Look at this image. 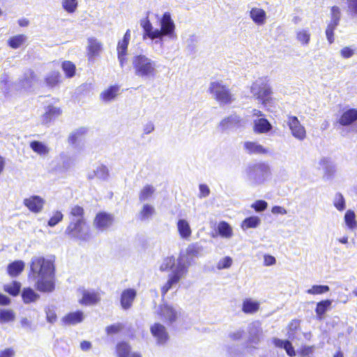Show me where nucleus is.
I'll use <instances>...</instances> for the list:
<instances>
[{
	"label": "nucleus",
	"mask_w": 357,
	"mask_h": 357,
	"mask_svg": "<svg viewBox=\"0 0 357 357\" xmlns=\"http://www.w3.org/2000/svg\"><path fill=\"white\" fill-rule=\"evenodd\" d=\"M330 291L328 285H312L311 288L306 290V293L310 295H321Z\"/></svg>",
	"instance_id": "nucleus-44"
},
{
	"label": "nucleus",
	"mask_w": 357,
	"mask_h": 357,
	"mask_svg": "<svg viewBox=\"0 0 357 357\" xmlns=\"http://www.w3.org/2000/svg\"><path fill=\"white\" fill-rule=\"evenodd\" d=\"M251 207L257 212H261L267 208L268 204L264 200H257L251 205Z\"/></svg>",
	"instance_id": "nucleus-56"
},
{
	"label": "nucleus",
	"mask_w": 357,
	"mask_h": 357,
	"mask_svg": "<svg viewBox=\"0 0 357 357\" xmlns=\"http://www.w3.org/2000/svg\"><path fill=\"white\" fill-rule=\"evenodd\" d=\"M152 24H143L144 29L146 34L151 39L158 38L162 36L172 34L174 30V24H161V29H153Z\"/></svg>",
	"instance_id": "nucleus-8"
},
{
	"label": "nucleus",
	"mask_w": 357,
	"mask_h": 357,
	"mask_svg": "<svg viewBox=\"0 0 357 357\" xmlns=\"http://www.w3.org/2000/svg\"><path fill=\"white\" fill-rule=\"evenodd\" d=\"M154 208L150 204H146L143 206L142 210L140 211L139 215L141 219L144 220L150 218L151 215L154 214Z\"/></svg>",
	"instance_id": "nucleus-47"
},
{
	"label": "nucleus",
	"mask_w": 357,
	"mask_h": 357,
	"mask_svg": "<svg viewBox=\"0 0 357 357\" xmlns=\"http://www.w3.org/2000/svg\"><path fill=\"white\" fill-rule=\"evenodd\" d=\"M114 221V217L112 213L105 211L98 212L93 220L94 227L100 230H105L110 227Z\"/></svg>",
	"instance_id": "nucleus-11"
},
{
	"label": "nucleus",
	"mask_w": 357,
	"mask_h": 357,
	"mask_svg": "<svg viewBox=\"0 0 357 357\" xmlns=\"http://www.w3.org/2000/svg\"><path fill=\"white\" fill-rule=\"evenodd\" d=\"M62 110L60 107H56L53 105H49L45 110V112L42 116V121L43 124H49L54 121L56 118L61 116Z\"/></svg>",
	"instance_id": "nucleus-16"
},
{
	"label": "nucleus",
	"mask_w": 357,
	"mask_h": 357,
	"mask_svg": "<svg viewBox=\"0 0 357 357\" xmlns=\"http://www.w3.org/2000/svg\"><path fill=\"white\" fill-rule=\"evenodd\" d=\"M251 91L254 92L255 98L264 106L272 100V89L267 83L264 82L261 85L254 83Z\"/></svg>",
	"instance_id": "nucleus-6"
},
{
	"label": "nucleus",
	"mask_w": 357,
	"mask_h": 357,
	"mask_svg": "<svg viewBox=\"0 0 357 357\" xmlns=\"http://www.w3.org/2000/svg\"><path fill=\"white\" fill-rule=\"evenodd\" d=\"M31 149L39 155H46L49 153V149L41 142L32 141L30 143Z\"/></svg>",
	"instance_id": "nucleus-41"
},
{
	"label": "nucleus",
	"mask_w": 357,
	"mask_h": 357,
	"mask_svg": "<svg viewBox=\"0 0 357 357\" xmlns=\"http://www.w3.org/2000/svg\"><path fill=\"white\" fill-rule=\"evenodd\" d=\"M86 131L87 130L85 128H80L77 129L70 135L68 139V142L70 144H75L77 140L86 133Z\"/></svg>",
	"instance_id": "nucleus-46"
},
{
	"label": "nucleus",
	"mask_w": 357,
	"mask_h": 357,
	"mask_svg": "<svg viewBox=\"0 0 357 357\" xmlns=\"http://www.w3.org/2000/svg\"><path fill=\"white\" fill-rule=\"evenodd\" d=\"M354 54V50L349 47H344L340 51L341 56L344 59H349Z\"/></svg>",
	"instance_id": "nucleus-61"
},
{
	"label": "nucleus",
	"mask_w": 357,
	"mask_h": 357,
	"mask_svg": "<svg viewBox=\"0 0 357 357\" xmlns=\"http://www.w3.org/2000/svg\"><path fill=\"white\" fill-rule=\"evenodd\" d=\"M150 332L156 340L158 344H165L169 340V337L166 328L159 322H155L151 326Z\"/></svg>",
	"instance_id": "nucleus-10"
},
{
	"label": "nucleus",
	"mask_w": 357,
	"mask_h": 357,
	"mask_svg": "<svg viewBox=\"0 0 357 357\" xmlns=\"http://www.w3.org/2000/svg\"><path fill=\"white\" fill-rule=\"evenodd\" d=\"M63 7L68 13H73L77 6V0H63Z\"/></svg>",
	"instance_id": "nucleus-54"
},
{
	"label": "nucleus",
	"mask_w": 357,
	"mask_h": 357,
	"mask_svg": "<svg viewBox=\"0 0 357 357\" xmlns=\"http://www.w3.org/2000/svg\"><path fill=\"white\" fill-rule=\"evenodd\" d=\"M199 188V197H206L210 194V189L206 184H200Z\"/></svg>",
	"instance_id": "nucleus-62"
},
{
	"label": "nucleus",
	"mask_w": 357,
	"mask_h": 357,
	"mask_svg": "<svg viewBox=\"0 0 357 357\" xmlns=\"http://www.w3.org/2000/svg\"><path fill=\"white\" fill-rule=\"evenodd\" d=\"M120 86L118 84L111 85L100 94V100L104 102L114 100L119 94Z\"/></svg>",
	"instance_id": "nucleus-18"
},
{
	"label": "nucleus",
	"mask_w": 357,
	"mask_h": 357,
	"mask_svg": "<svg viewBox=\"0 0 357 357\" xmlns=\"http://www.w3.org/2000/svg\"><path fill=\"white\" fill-rule=\"evenodd\" d=\"M88 43L87 56L89 59H93L99 56L102 50V43L94 38H89Z\"/></svg>",
	"instance_id": "nucleus-19"
},
{
	"label": "nucleus",
	"mask_w": 357,
	"mask_h": 357,
	"mask_svg": "<svg viewBox=\"0 0 357 357\" xmlns=\"http://www.w3.org/2000/svg\"><path fill=\"white\" fill-rule=\"evenodd\" d=\"M202 248L197 243H192L188 246L185 250V260L192 261L194 258L198 257Z\"/></svg>",
	"instance_id": "nucleus-35"
},
{
	"label": "nucleus",
	"mask_w": 357,
	"mask_h": 357,
	"mask_svg": "<svg viewBox=\"0 0 357 357\" xmlns=\"http://www.w3.org/2000/svg\"><path fill=\"white\" fill-rule=\"evenodd\" d=\"M63 215L61 211H56L54 213L52 217L48 220L47 225L50 227H54L58 223L62 221Z\"/></svg>",
	"instance_id": "nucleus-51"
},
{
	"label": "nucleus",
	"mask_w": 357,
	"mask_h": 357,
	"mask_svg": "<svg viewBox=\"0 0 357 357\" xmlns=\"http://www.w3.org/2000/svg\"><path fill=\"white\" fill-rule=\"evenodd\" d=\"M157 314L165 322L168 324H172L176 321L178 317L176 310L167 303L160 305Z\"/></svg>",
	"instance_id": "nucleus-12"
},
{
	"label": "nucleus",
	"mask_w": 357,
	"mask_h": 357,
	"mask_svg": "<svg viewBox=\"0 0 357 357\" xmlns=\"http://www.w3.org/2000/svg\"><path fill=\"white\" fill-rule=\"evenodd\" d=\"M218 234L223 238H229L233 236V229L226 221H220L218 225Z\"/></svg>",
	"instance_id": "nucleus-32"
},
{
	"label": "nucleus",
	"mask_w": 357,
	"mask_h": 357,
	"mask_svg": "<svg viewBox=\"0 0 357 357\" xmlns=\"http://www.w3.org/2000/svg\"><path fill=\"white\" fill-rule=\"evenodd\" d=\"M272 130V125L265 118H260L254 122L253 130L255 133H266Z\"/></svg>",
	"instance_id": "nucleus-23"
},
{
	"label": "nucleus",
	"mask_w": 357,
	"mask_h": 357,
	"mask_svg": "<svg viewBox=\"0 0 357 357\" xmlns=\"http://www.w3.org/2000/svg\"><path fill=\"white\" fill-rule=\"evenodd\" d=\"M65 236L70 240H78L82 242L88 241L91 238L89 227L86 221L70 220L65 231Z\"/></svg>",
	"instance_id": "nucleus-2"
},
{
	"label": "nucleus",
	"mask_w": 357,
	"mask_h": 357,
	"mask_svg": "<svg viewBox=\"0 0 357 357\" xmlns=\"http://www.w3.org/2000/svg\"><path fill=\"white\" fill-rule=\"evenodd\" d=\"M121 329H122L121 324H112V325L108 326L106 328L105 331L108 335H112V334L118 333Z\"/></svg>",
	"instance_id": "nucleus-59"
},
{
	"label": "nucleus",
	"mask_w": 357,
	"mask_h": 357,
	"mask_svg": "<svg viewBox=\"0 0 357 357\" xmlns=\"http://www.w3.org/2000/svg\"><path fill=\"white\" fill-rule=\"evenodd\" d=\"M333 204H334L335 207L340 211H342L344 209L345 199L341 193L337 192L335 195Z\"/></svg>",
	"instance_id": "nucleus-52"
},
{
	"label": "nucleus",
	"mask_w": 357,
	"mask_h": 357,
	"mask_svg": "<svg viewBox=\"0 0 357 357\" xmlns=\"http://www.w3.org/2000/svg\"><path fill=\"white\" fill-rule=\"evenodd\" d=\"M250 15L255 22H264L266 18L265 10L259 8H252L250 11Z\"/></svg>",
	"instance_id": "nucleus-39"
},
{
	"label": "nucleus",
	"mask_w": 357,
	"mask_h": 357,
	"mask_svg": "<svg viewBox=\"0 0 357 357\" xmlns=\"http://www.w3.org/2000/svg\"><path fill=\"white\" fill-rule=\"evenodd\" d=\"M315 349L314 345H302L298 350V354L301 357H310Z\"/></svg>",
	"instance_id": "nucleus-49"
},
{
	"label": "nucleus",
	"mask_w": 357,
	"mask_h": 357,
	"mask_svg": "<svg viewBox=\"0 0 357 357\" xmlns=\"http://www.w3.org/2000/svg\"><path fill=\"white\" fill-rule=\"evenodd\" d=\"M231 264V259L229 257H226L218 263V267L220 268H227L230 267Z\"/></svg>",
	"instance_id": "nucleus-63"
},
{
	"label": "nucleus",
	"mask_w": 357,
	"mask_h": 357,
	"mask_svg": "<svg viewBox=\"0 0 357 357\" xmlns=\"http://www.w3.org/2000/svg\"><path fill=\"white\" fill-rule=\"evenodd\" d=\"M26 40V37L24 34H19L10 37L8 40V45L12 49L20 47Z\"/></svg>",
	"instance_id": "nucleus-38"
},
{
	"label": "nucleus",
	"mask_w": 357,
	"mask_h": 357,
	"mask_svg": "<svg viewBox=\"0 0 357 357\" xmlns=\"http://www.w3.org/2000/svg\"><path fill=\"white\" fill-rule=\"evenodd\" d=\"M22 298L24 303L29 304L36 301L39 295L30 287L24 288L22 292Z\"/></svg>",
	"instance_id": "nucleus-30"
},
{
	"label": "nucleus",
	"mask_w": 357,
	"mask_h": 357,
	"mask_svg": "<svg viewBox=\"0 0 357 357\" xmlns=\"http://www.w3.org/2000/svg\"><path fill=\"white\" fill-rule=\"evenodd\" d=\"M296 38L301 43L307 45L310 39V33L308 31L302 30L297 33Z\"/></svg>",
	"instance_id": "nucleus-53"
},
{
	"label": "nucleus",
	"mask_w": 357,
	"mask_h": 357,
	"mask_svg": "<svg viewBox=\"0 0 357 357\" xmlns=\"http://www.w3.org/2000/svg\"><path fill=\"white\" fill-rule=\"evenodd\" d=\"M61 68L67 78H71L75 75L76 66L72 61H63L61 63Z\"/></svg>",
	"instance_id": "nucleus-40"
},
{
	"label": "nucleus",
	"mask_w": 357,
	"mask_h": 357,
	"mask_svg": "<svg viewBox=\"0 0 357 357\" xmlns=\"http://www.w3.org/2000/svg\"><path fill=\"white\" fill-rule=\"evenodd\" d=\"M273 343L275 347L280 349H284L287 353V354L289 357H294L296 355V351L291 344V342L288 340H280L278 338H274L273 340Z\"/></svg>",
	"instance_id": "nucleus-21"
},
{
	"label": "nucleus",
	"mask_w": 357,
	"mask_h": 357,
	"mask_svg": "<svg viewBox=\"0 0 357 357\" xmlns=\"http://www.w3.org/2000/svg\"><path fill=\"white\" fill-rule=\"evenodd\" d=\"M208 91L215 100L220 103L230 104L233 101V96L226 85L220 82H213L210 84Z\"/></svg>",
	"instance_id": "nucleus-5"
},
{
	"label": "nucleus",
	"mask_w": 357,
	"mask_h": 357,
	"mask_svg": "<svg viewBox=\"0 0 357 357\" xmlns=\"http://www.w3.org/2000/svg\"><path fill=\"white\" fill-rule=\"evenodd\" d=\"M29 279L36 280V289L50 293L55 289V266L54 262L43 257H36L30 263Z\"/></svg>",
	"instance_id": "nucleus-1"
},
{
	"label": "nucleus",
	"mask_w": 357,
	"mask_h": 357,
	"mask_svg": "<svg viewBox=\"0 0 357 357\" xmlns=\"http://www.w3.org/2000/svg\"><path fill=\"white\" fill-rule=\"evenodd\" d=\"M45 82L50 88H54L61 82V74L58 71H54L45 77Z\"/></svg>",
	"instance_id": "nucleus-36"
},
{
	"label": "nucleus",
	"mask_w": 357,
	"mask_h": 357,
	"mask_svg": "<svg viewBox=\"0 0 357 357\" xmlns=\"http://www.w3.org/2000/svg\"><path fill=\"white\" fill-rule=\"evenodd\" d=\"M175 266V258L172 256L165 258L163 263L161 264L160 269L162 271H167L172 269Z\"/></svg>",
	"instance_id": "nucleus-50"
},
{
	"label": "nucleus",
	"mask_w": 357,
	"mask_h": 357,
	"mask_svg": "<svg viewBox=\"0 0 357 357\" xmlns=\"http://www.w3.org/2000/svg\"><path fill=\"white\" fill-rule=\"evenodd\" d=\"M155 192V188L151 185H146L139 194V199L143 202L151 198Z\"/></svg>",
	"instance_id": "nucleus-43"
},
{
	"label": "nucleus",
	"mask_w": 357,
	"mask_h": 357,
	"mask_svg": "<svg viewBox=\"0 0 357 357\" xmlns=\"http://www.w3.org/2000/svg\"><path fill=\"white\" fill-rule=\"evenodd\" d=\"M331 304L332 301L329 299L322 300L317 303L315 312L318 319L321 320L324 318L326 311L331 307Z\"/></svg>",
	"instance_id": "nucleus-26"
},
{
	"label": "nucleus",
	"mask_w": 357,
	"mask_h": 357,
	"mask_svg": "<svg viewBox=\"0 0 357 357\" xmlns=\"http://www.w3.org/2000/svg\"><path fill=\"white\" fill-rule=\"evenodd\" d=\"M15 319V314L10 310H0V322L6 323Z\"/></svg>",
	"instance_id": "nucleus-48"
},
{
	"label": "nucleus",
	"mask_w": 357,
	"mask_h": 357,
	"mask_svg": "<svg viewBox=\"0 0 357 357\" xmlns=\"http://www.w3.org/2000/svg\"><path fill=\"white\" fill-rule=\"evenodd\" d=\"M24 205L33 213H39L42 211L45 200L38 195H33L23 201Z\"/></svg>",
	"instance_id": "nucleus-14"
},
{
	"label": "nucleus",
	"mask_w": 357,
	"mask_h": 357,
	"mask_svg": "<svg viewBox=\"0 0 357 357\" xmlns=\"http://www.w3.org/2000/svg\"><path fill=\"white\" fill-rule=\"evenodd\" d=\"M135 73L139 77H153L156 75L155 63L144 55H137L132 59Z\"/></svg>",
	"instance_id": "nucleus-3"
},
{
	"label": "nucleus",
	"mask_w": 357,
	"mask_h": 357,
	"mask_svg": "<svg viewBox=\"0 0 357 357\" xmlns=\"http://www.w3.org/2000/svg\"><path fill=\"white\" fill-rule=\"evenodd\" d=\"M130 40V31L127 30L121 40L119 41L117 45V54L121 66H123L127 62L126 55L128 46Z\"/></svg>",
	"instance_id": "nucleus-13"
},
{
	"label": "nucleus",
	"mask_w": 357,
	"mask_h": 357,
	"mask_svg": "<svg viewBox=\"0 0 357 357\" xmlns=\"http://www.w3.org/2000/svg\"><path fill=\"white\" fill-rule=\"evenodd\" d=\"M269 167L264 162L250 165L245 169V175L248 179L257 181L269 172Z\"/></svg>",
	"instance_id": "nucleus-7"
},
{
	"label": "nucleus",
	"mask_w": 357,
	"mask_h": 357,
	"mask_svg": "<svg viewBox=\"0 0 357 357\" xmlns=\"http://www.w3.org/2000/svg\"><path fill=\"white\" fill-rule=\"evenodd\" d=\"M301 321L298 319H294L289 321L287 326V335L289 338L294 339L296 333L301 330Z\"/></svg>",
	"instance_id": "nucleus-37"
},
{
	"label": "nucleus",
	"mask_w": 357,
	"mask_h": 357,
	"mask_svg": "<svg viewBox=\"0 0 357 357\" xmlns=\"http://www.w3.org/2000/svg\"><path fill=\"white\" fill-rule=\"evenodd\" d=\"M177 228L181 237L188 238L191 236V229L185 220H179L177 222Z\"/></svg>",
	"instance_id": "nucleus-33"
},
{
	"label": "nucleus",
	"mask_w": 357,
	"mask_h": 357,
	"mask_svg": "<svg viewBox=\"0 0 357 357\" xmlns=\"http://www.w3.org/2000/svg\"><path fill=\"white\" fill-rule=\"evenodd\" d=\"M259 302L246 298L242 304V311L245 314H254L259 309Z\"/></svg>",
	"instance_id": "nucleus-28"
},
{
	"label": "nucleus",
	"mask_w": 357,
	"mask_h": 357,
	"mask_svg": "<svg viewBox=\"0 0 357 357\" xmlns=\"http://www.w3.org/2000/svg\"><path fill=\"white\" fill-rule=\"evenodd\" d=\"M47 321L51 324L54 323L57 319L56 311L52 307H47L45 309Z\"/></svg>",
	"instance_id": "nucleus-55"
},
{
	"label": "nucleus",
	"mask_w": 357,
	"mask_h": 357,
	"mask_svg": "<svg viewBox=\"0 0 357 357\" xmlns=\"http://www.w3.org/2000/svg\"><path fill=\"white\" fill-rule=\"evenodd\" d=\"M341 17V11L339 7L333 6L331 8V20L333 22H337Z\"/></svg>",
	"instance_id": "nucleus-58"
},
{
	"label": "nucleus",
	"mask_w": 357,
	"mask_h": 357,
	"mask_svg": "<svg viewBox=\"0 0 357 357\" xmlns=\"http://www.w3.org/2000/svg\"><path fill=\"white\" fill-rule=\"evenodd\" d=\"M187 272L188 266L184 264L183 257L180 256L176 269L169 275L167 281L160 289L162 297H165L172 286L178 283Z\"/></svg>",
	"instance_id": "nucleus-4"
},
{
	"label": "nucleus",
	"mask_w": 357,
	"mask_h": 357,
	"mask_svg": "<svg viewBox=\"0 0 357 357\" xmlns=\"http://www.w3.org/2000/svg\"><path fill=\"white\" fill-rule=\"evenodd\" d=\"M15 351L12 348H7L0 351V357H13Z\"/></svg>",
	"instance_id": "nucleus-64"
},
{
	"label": "nucleus",
	"mask_w": 357,
	"mask_h": 357,
	"mask_svg": "<svg viewBox=\"0 0 357 357\" xmlns=\"http://www.w3.org/2000/svg\"><path fill=\"white\" fill-rule=\"evenodd\" d=\"M21 289V284L17 281H13L9 284L4 286L3 289L6 292L13 296H16L19 294Z\"/></svg>",
	"instance_id": "nucleus-45"
},
{
	"label": "nucleus",
	"mask_w": 357,
	"mask_h": 357,
	"mask_svg": "<svg viewBox=\"0 0 357 357\" xmlns=\"http://www.w3.org/2000/svg\"><path fill=\"white\" fill-rule=\"evenodd\" d=\"M24 269V263L22 261H15L8 265L7 272L11 277L18 276Z\"/></svg>",
	"instance_id": "nucleus-27"
},
{
	"label": "nucleus",
	"mask_w": 357,
	"mask_h": 357,
	"mask_svg": "<svg viewBox=\"0 0 357 357\" xmlns=\"http://www.w3.org/2000/svg\"><path fill=\"white\" fill-rule=\"evenodd\" d=\"M287 125L291 130V135L299 140H303L306 137V130L301 125L298 119L295 116H289Z\"/></svg>",
	"instance_id": "nucleus-9"
},
{
	"label": "nucleus",
	"mask_w": 357,
	"mask_h": 357,
	"mask_svg": "<svg viewBox=\"0 0 357 357\" xmlns=\"http://www.w3.org/2000/svg\"><path fill=\"white\" fill-rule=\"evenodd\" d=\"M357 121V109L350 108L342 112L337 122L340 126H349Z\"/></svg>",
	"instance_id": "nucleus-15"
},
{
	"label": "nucleus",
	"mask_w": 357,
	"mask_h": 357,
	"mask_svg": "<svg viewBox=\"0 0 357 357\" xmlns=\"http://www.w3.org/2000/svg\"><path fill=\"white\" fill-rule=\"evenodd\" d=\"M100 300V295L96 291H84L79 303L84 305H91L98 303Z\"/></svg>",
	"instance_id": "nucleus-24"
},
{
	"label": "nucleus",
	"mask_w": 357,
	"mask_h": 357,
	"mask_svg": "<svg viewBox=\"0 0 357 357\" xmlns=\"http://www.w3.org/2000/svg\"><path fill=\"white\" fill-rule=\"evenodd\" d=\"M243 147L249 154H266L268 153L266 148L255 142H245Z\"/></svg>",
	"instance_id": "nucleus-25"
},
{
	"label": "nucleus",
	"mask_w": 357,
	"mask_h": 357,
	"mask_svg": "<svg viewBox=\"0 0 357 357\" xmlns=\"http://www.w3.org/2000/svg\"><path fill=\"white\" fill-rule=\"evenodd\" d=\"M68 217L70 220L86 221L84 208L79 205H73L70 207Z\"/></svg>",
	"instance_id": "nucleus-22"
},
{
	"label": "nucleus",
	"mask_w": 357,
	"mask_h": 357,
	"mask_svg": "<svg viewBox=\"0 0 357 357\" xmlns=\"http://www.w3.org/2000/svg\"><path fill=\"white\" fill-rule=\"evenodd\" d=\"M337 24H330L326 30V35L330 44L334 42V30Z\"/></svg>",
	"instance_id": "nucleus-57"
},
{
	"label": "nucleus",
	"mask_w": 357,
	"mask_h": 357,
	"mask_svg": "<svg viewBox=\"0 0 357 357\" xmlns=\"http://www.w3.org/2000/svg\"><path fill=\"white\" fill-rule=\"evenodd\" d=\"M84 319V314L81 310L71 312L66 314L61 319L65 325H75L81 323Z\"/></svg>",
	"instance_id": "nucleus-20"
},
{
	"label": "nucleus",
	"mask_w": 357,
	"mask_h": 357,
	"mask_svg": "<svg viewBox=\"0 0 357 357\" xmlns=\"http://www.w3.org/2000/svg\"><path fill=\"white\" fill-rule=\"evenodd\" d=\"M348 10L353 15H357V0H347Z\"/></svg>",
	"instance_id": "nucleus-60"
},
{
	"label": "nucleus",
	"mask_w": 357,
	"mask_h": 357,
	"mask_svg": "<svg viewBox=\"0 0 357 357\" xmlns=\"http://www.w3.org/2000/svg\"><path fill=\"white\" fill-rule=\"evenodd\" d=\"M241 119L236 115H231L222 119L220 123L222 129H228L234 126H240Z\"/></svg>",
	"instance_id": "nucleus-29"
},
{
	"label": "nucleus",
	"mask_w": 357,
	"mask_h": 357,
	"mask_svg": "<svg viewBox=\"0 0 357 357\" xmlns=\"http://www.w3.org/2000/svg\"><path fill=\"white\" fill-rule=\"evenodd\" d=\"M344 222L346 225L351 229H354L357 227V222L356 220L355 213L352 210H348L344 215Z\"/></svg>",
	"instance_id": "nucleus-42"
},
{
	"label": "nucleus",
	"mask_w": 357,
	"mask_h": 357,
	"mask_svg": "<svg viewBox=\"0 0 357 357\" xmlns=\"http://www.w3.org/2000/svg\"><path fill=\"white\" fill-rule=\"evenodd\" d=\"M131 353L130 345L125 342L121 341L116 345V354L117 357H130Z\"/></svg>",
	"instance_id": "nucleus-31"
},
{
	"label": "nucleus",
	"mask_w": 357,
	"mask_h": 357,
	"mask_svg": "<svg viewBox=\"0 0 357 357\" xmlns=\"http://www.w3.org/2000/svg\"><path fill=\"white\" fill-rule=\"evenodd\" d=\"M261 223V220L258 216H250L244 219L241 224V227L243 230L248 229H254L257 227Z\"/></svg>",
	"instance_id": "nucleus-34"
},
{
	"label": "nucleus",
	"mask_w": 357,
	"mask_h": 357,
	"mask_svg": "<svg viewBox=\"0 0 357 357\" xmlns=\"http://www.w3.org/2000/svg\"><path fill=\"white\" fill-rule=\"evenodd\" d=\"M137 292L133 289H127L122 291L121 295V305L124 310L131 307L136 297Z\"/></svg>",
	"instance_id": "nucleus-17"
}]
</instances>
